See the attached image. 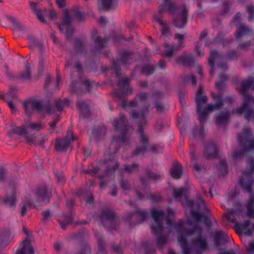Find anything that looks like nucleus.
I'll return each instance as SVG.
<instances>
[{
  "label": "nucleus",
  "mask_w": 254,
  "mask_h": 254,
  "mask_svg": "<svg viewBox=\"0 0 254 254\" xmlns=\"http://www.w3.org/2000/svg\"><path fill=\"white\" fill-rule=\"evenodd\" d=\"M162 4L159 6V12L160 14L164 13L166 10V6H168V12L173 16L175 15V11L177 9L176 3L171 0H163Z\"/></svg>",
  "instance_id": "obj_18"
},
{
  "label": "nucleus",
  "mask_w": 254,
  "mask_h": 254,
  "mask_svg": "<svg viewBox=\"0 0 254 254\" xmlns=\"http://www.w3.org/2000/svg\"><path fill=\"white\" fill-rule=\"evenodd\" d=\"M254 174V158L249 156L247 159L246 167L242 172L239 183L242 189L245 190H251L253 184L252 177Z\"/></svg>",
  "instance_id": "obj_6"
},
{
  "label": "nucleus",
  "mask_w": 254,
  "mask_h": 254,
  "mask_svg": "<svg viewBox=\"0 0 254 254\" xmlns=\"http://www.w3.org/2000/svg\"><path fill=\"white\" fill-rule=\"evenodd\" d=\"M23 106L25 109V113L28 115H30L35 111L33 107L31 100L25 101L23 103Z\"/></svg>",
  "instance_id": "obj_50"
},
{
  "label": "nucleus",
  "mask_w": 254,
  "mask_h": 254,
  "mask_svg": "<svg viewBox=\"0 0 254 254\" xmlns=\"http://www.w3.org/2000/svg\"><path fill=\"white\" fill-rule=\"evenodd\" d=\"M26 127V134H33L34 131H38L43 129L44 124L41 123H31Z\"/></svg>",
  "instance_id": "obj_30"
},
{
  "label": "nucleus",
  "mask_w": 254,
  "mask_h": 254,
  "mask_svg": "<svg viewBox=\"0 0 254 254\" xmlns=\"http://www.w3.org/2000/svg\"><path fill=\"white\" fill-rule=\"evenodd\" d=\"M237 31L235 33V36L236 40H239L243 35H248L249 34L254 33L253 30L244 23L241 24L237 27Z\"/></svg>",
  "instance_id": "obj_22"
},
{
  "label": "nucleus",
  "mask_w": 254,
  "mask_h": 254,
  "mask_svg": "<svg viewBox=\"0 0 254 254\" xmlns=\"http://www.w3.org/2000/svg\"><path fill=\"white\" fill-rule=\"evenodd\" d=\"M252 45V42L250 41L243 42L239 44L238 48L240 50L247 51Z\"/></svg>",
  "instance_id": "obj_61"
},
{
  "label": "nucleus",
  "mask_w": 254,
  "mask_h": 254,
  "mask_svg": "<svg viewBox=\"0 0 254 254\" xmlns=\"http://www.w3.org/2000/svg\"><path fill=\"white\" fill-rule=\"evenodd\" d=\"M217 154V150L215 144L212 142L207 144L204 149V156L207 159H211L215 157Z\"/></svg>",
  "instance_id": "obj_20"
},
{
  "label": "nucleus",
  "mask_w": 254,
  "mask_h": 254,
  "mask_svg": "<svg viewBox=\"0 0 254 254\" xmlns=\"http://www.w3.org/2000/svg\"><path fill=\"white\" fill-rule=\"evenodd\" d=\"M30 5L31 6L33 10L36 13L38 18L43 23H45L46 22L45 19L43 15L46 14L47 12V10L43 9L42 10L38 9L37 7V3L34 2H29Z\"/></svg>",
  "instance_id": "obj_28"
},
{
  "label": "nucleus",
  "mask_w": 254,
  "mask_h": 254,
  "mask_svg": "<svg viewBox=\"0 0 254 254\" xmlns=\"http://www.w3.org/2000/svg\"><path fill=\"white\" fill-rule=\"evenodd\" d=\"M106 131V128L103 126L95 128L92 131V134L97 138H101L105 135Z\"/></svg>",
  "instance_id": "obj_45"
},
{
  "label": "nucleus",
  "mask_w": 254,
  "mask_h": 254,
  "mask_svg": "<svg viewBox=\"0 0 254 254\" xmlns=\"http://www.w3.org/2000/svg\"><path fill=\"white\" fill-rule=\"evenodd\" d=\"M105 174L107 176H111L114 174L118 169L119 163L113 156L108 155H105Z\"/></svg>",
  "instance_id": "obj_14"
},
{
  "label": "nucleus",
  "mask_w": 254,
  "mask_h": 254,
  "mask_svg": "<svg viewBox=\"0 0 254 254\" xmlns=\"http://www.w3.org/2000/svg\"><path fill=\"white\" fill-rule=\"evenodd\" d=\"M253 133L249 127L243 129L241 133L237 134L239 148L234 149L232 157L235 161L242 160L247 152L254 150V137Z\"/></svg>",
  "instance_id": "obj_3"
},
{
  "label": "nucleus",
  "mask_w": 254,
  "mask_h": 254,
  "mask_svg": "<svg viewBox=\"0 0 254 254\" xmlns=\"http://www.w3.org/2000/svg\"><path fill=\"white\" fill-rule=\"evenodd\" d=\"M164 47L165 48V52L164 55L167 58H171L176 49L175 46L172 44H169L168 43H165L164 44Z\"/></svg>",
  "instance_id": "obj_43"
},
{
  "label": "nucleus",
  "mask_w": 254,
  "mask_h": 254,
  "mask_svg": "<svg viewBox=\"0 0 254 254\" xmlns=\"http://www.w3.org/2000/svg\"><path fill=\"white\" fill-rule=\"evenodd\" d=\"M254 206V194H251V198L249 202L246 205L247 210V215L249 217H253L254 219V209H253Z\"/></svg>",
  "instance_id": "obj_39"
},
{
  "label": "nucleus",
  "mask_w": 254,
  "mask_h": 254,
  "mask_svg": "<svg viewBox=\"0 0 254 254\" xmlns=\"http://www.w3.org/2000/svg\"><path fill=\"white\" fill-rule=\"evenodd\" d=\"M31 103L35 111L40 112L43 109V102L42 100H31Z\"/></svg>",
  "instance_id": "obj_58"
},
{
  "label": "nucleus",
  "mask_w": 254,
  "mask_h": 254,
  "mask_svg": "<svg viewBox=\"0 0 254 254\" xmlns=\"http://www.w3.org/2000/svg\"><path fill=\"white\" fill-rule=\"evenodd\" d=\"M222 94L223 93H218L216 94L214 93H211V97L213 99V101L215 102V105L216 106V108L221 109L224 105V100L222 99Z\"/></svg>",
  "instance_id": "obj_36"
},
{
  "label": "nucleus",
  "mask_w": 254,
  "mask_h": 254,
  "mask_svg": "<svg viewBox=\"0 0 254 254\" xmlns=\"http://www.w3.org/2000/svg\"><path fill=\"white\" fill-rule=\"evenodd\" d=\"M228 240V237L225 232L219 230L215 232L214 241L216 246L219 251V254H236L235 252L232 249L226 251L224 249L219 248L220 245L226 244Z\"/></svg>",
  "instance_id": "obj_12"
},
{
  "label": "nucleus",
  "mask_w": 254,
  "mask_h": 254,
  "mask_svg": "<svg viewBox=\"0 0 254 254\" xmlns=\"http://www.w3.org/2000/svg\"><path fill=\"white\" fill-rule=\"evenodd\" d=\"M34 248L32 241L25 239L21 242L20 248L17 251L16 254H34Z\"/></svg>",
  "instance_id": "obj_17"
},
{
  "label": "nucleus",
  "mask_w": 254,
  "mask_h": 254,
  "mask_svg": "<svg viewBox=\"0 0 254 254\" xmlns=\"http://www.w3.org/2000/svg\"><path fill=\"white\" fill-rule=\"evenodd\" d=\"M197 196L199 202L196 204H194V201L192 199L189 200L186 199V202L188 205L190 206L192 209L190 212L191 215L196 222L200 221L203 218V222L205 225L207 227L210 228L211 225L210 220L207 216H204L202 214L198 213L195 210H192V209H196L197 210H202L204 212H209L208 208L206 206L205 203L203 200L202 199L201 196L198 195H197Z\"/></svg>",
  "instance_id": "obj_5"
},
{
  "label": "nucleus",
  "mask_w": 254,
  "mask_h": 254,
  "mask_svg": "<svg viewBox=\"0 0 254 254\" xmlns=\"http://www.w3.org/2000/svg\"><path fill=\"white\" fill-rule=\"evenodd\" d=\"M33 201L31 200H23L21 206L20 214L22 216H24L27 212V209H29Z\"/></svg>",
  "instance_id": "obj_42"
},
{
  "label": "nucleus",
  "mask_w": 254,
  "mask_h": 254,
  "mask_svg": "<svg viewBox=\"0 0 254 254\" xmlns=\"http://www.w3.org/2000/svg\"><path fill=\"white\" fill-rule=\"evenodd\" d=\"M95 236L97 239L98 247H99V254H104L106 253V245L104 241L102 239V234L98 232L95 233Z\"/></svg>",
  "instance_id": "obj_35"
},
{
  "label": "nucleus",
  "mask_w": 254,
  "mask_h": 254,
  "mask_svg": "<svg viewBox=\"0 0 254 254\" xmlns=\"http://www.w3.org/2000/svg\"><path fill=\"white\" fill-rule=\"evenodd\" d=\"M119 61L118 60H117V61L114 60L113 64L112 67V69L115 72L118 77L121 75L120 66L119 64Z\"/></svg>",
  "instance_id": "obj_59"
},
{
  "label": "nucleus",
  "mask_w": 254,
  "mask_h": 254,
  "mask_svg": "<svg viewBox=\"0 0 254 254\" xmlns=\"http://www.w3.org/2000/svg\"><path fill=\"white\" fill-rule=\"evenodd\" d=\"M89 247L87 245L82 246L76 254H90Z\"/></svg>",
  "instance_id": "obj_63"
},
{
  "label": "nucleus",
  "mask_w": 254,
  "mask_h": 254,
  "mask_svg": "<svg viewBox=\"0 0 254 254\" xmlns=\"http://www.w3.org/2000/svg\"><path fill=\"white\" fill-rule=\"evenodd\" d=\"M147 215L148 212L146 210L137 209L133 213L127 212L125 216V219L130 226H133L142 223Z\"/></svg>",
  "instance_id": "obj_9"
},
{
  "label": "nucleus",
  "mask_w": 254,
  "mask_h": 254,
  "mask_svg": "<svg viewBox=\"0 0 254 254\" xmlns=\"http://www.w3.org/2000/svg\"><path fill=\"white\" fill-rule=\"evenodd\" d=\"M33 134H26L25 136V138L26 139V142L30 145L34 144H38V139L37 136H32L31 135Z\"/></svg>",
  "instance_id": "obj_52"
},
{
  "label": "nucleus",
  "mask_w": 254,
  "mask_h": 254,
  "mask_svg": "<svg viewBox=\"0 0 254 254\" xmlns=\"http://www.w3.org/2000/svg\"><path fill=\"white\" fill-rule=\"evenodd\" d=\"M3 203L9 207L14 209L16 204V193L13 192L3 198Z\"/></svg>",
  "instance_id": "obj_24"
},
{
  "label": "nucleus",
  "mask_w": 254,
  "mask_h": 254,
  "mask_svg": "<svg viewBox=\"0 0 254 254\" xmlns=\"http://www.w3.org/2000/svg\"><path fill=\"white\" fill-rule=\"evenodd\" d=\"M82 85L86 87L87 92H90L92 83L87 79L79 81H73L70 85V91L72 93L76 94L78 96L82 95L84 93V91L80 88Z\"/></svg>",
  "instance_id": "obj_13"
},
{
  "label": "nucleus",
  "mask_w": 254,
  "mask_h": 254,
  "mask_svg": "<svg viewBox=\"0 0 254 254\" xmlns=\"http://www.w3.org/2000/svg\"><path fill=\"white\" fill-rule=\"evenodd\" d=\"M250 225V221L245 220L243 223H236V227L237 230L243 232L247 236L252 235V231L249 229Z\"/></svg>",
  "instance_id": "obj_27"
},
{
  "label": "nucleus",
  "mask_w": 254,
  "mask_h": 254,
  "mask_svg": "<svg viewBox=\"0 0 254 254\" xmlns=\"http://www.w3.org/2000/svg\"><path fill=\"white\" fill-rule=\"evenodd\" d=\"M9 134H16L18 135L26 134V127L24 126L16 127L11 126V129L8 132Z\"/></svg>",
  "instance_id": "obj_38"
},
{
  "label": "nucleus",
  "mask_w": 254,
  "mask_h": 254,
  "mask_svg": "<svg viewBox=\"0 0 254 254\" xmlns=\"http://www.w3.org/2000/svg\"><path fill=\"white\" fill-rule=\"evenodd\" d=\"M181 12L173 16V25L178 28H184L187 23L188 9L185 4H181L179 6Z\"/></svg>",
  "instance_id": "obj_11"
},
{
  "label": "nucleus",
  "mask_w": 254,
  "mask_h": 254,
  "mask_svg": "<svg viewBox=\"0 0 254 254\" xmlns=\"http://www.w3.org/2000/svg\"><path fill=\"white\" fill-rule=\"evenodd\" d=\"M230 113L229 111L225 110L221 112L216 117V123L217 125H222L226 123L229 120Z\"/></svg>",
  "instance_id": "obj_32"
},
{
  "label": "nucleus",
  "mask_w": 254,
  "mask_h": 254,
  "mask_svg": "<svg viewBox=\"0 0 254 254\" xmlns=\"http://www.w3.org/2000/svg\"><path fill=\"white\" fill-rule=\"evenodd\" d=\"M71 14L79 21H82L84 19V15L79 11L78 7L72 8L71 10Z\"/></svg>",
  "instance_id": "obj_47"
},
{
  "label": "nucleus",
  "mask_w": 254,
  "mask_h": 254,
  "mask_svg": "<svg viewBox=\"0 0 254 254\" xmlns=\"http://www.w3.org/2000/svg\"><path fill=\"white\" fill-rule=\"evenodd\" d=\"M139 168V165L136 163H133L131 165H124V169L125 172L128 174H131L136 171H138Z\"/></svg>",
  "instance_id": "obj_44"
},
{
  "label": "nucleus",
  "mask_w": 254,
  "mask_h": 254,
  "mask_svg": "<svg viewBox=\"0 0 254 254\" xmlns=\"http://www.w3.org/2000/svg\"><path fill=\"white\" fill-rule=\"evenodd\" d=\"M182 174L183 167L182 165L176 160L174 161L170 170V175L175 179H179L182 176Z\"/></svg>",
  "instance_id": "obj_19"
},
{
  "label": "nucleus",
  "mask_w": 254,
  "mask_h": 254,
  "mask_svg": "<svg viewBox=\"0 0 254 254\" xmlns=\"http://www.w3.org/2000/svg\"><path fill=\"white\" fill-rule=\"evenodd\" d=\"M234 210H231L230 212L226 214L225 217L226 219L231 222L232 223H235L236 224V219L233 215Z\"/></svg>",
  "instance_id": "obj_64"
},
{
  "label": "nucleus",
  "mask_w": 254,
  "mask_h": 254,
  "mask_svg": "<svg viewBox=\"0 0 254 254\" xmlns=\"http://www.w3.org/2000/svg\"><path fill=\"white\" fill-rule=\"evenodd\" d=\"M7 18L12 23V24L14 26V28H13L14 30H23L24 29V26H22V25H21L20 23H19V22L14 17H13L11 16H8Z\"/></svg>",
  "instance_id": "obj_48"
},
{
  "label": "nucleus",
  "mask_w": 254,
  "mask_h": 254,
  "mask_svg": "<svg viewBox=\"0 0 254 254\" xmlns=\"http://www.w3.org/2000/svg\"><path fill=\"white\" fill-rule=\"evenodd\" d=\"M76 139L71 130L66 132L65 136L63 138H57L55 147L57 151L64 152L70 146L71 142Z\"/></svg>",
  "instance_id": "obj_10"
},
{
  "label": "nucleus",
  "mask_w": 254,
  "mask_h": 254,
  "mask_svg": "<svg viewBox=\"0 0 254 254\" xmlns=\"http://www.w3.org/2000/svg\"><path fill=\"white\" fill-rule=\"evenodd\" d=\"M238 91L244 96V101L239 107L233 110V113L243 115L245 118L249 121L253 110L249 106L254 105V77L249 76L242 81Z\"/></svg>",
  "instance_id": "obj_2"
},
{
  "label": "nucleus",
  "mask_w": 254,
  "mask_h": 254,
  "mask_svg": "<svg viewBox=\"0 0 254 254\" xmlns=\"http://www.w3.org/2000/svg\"><path fill=\"white\" fill-rule=\"evenodd\" d=\"M92 39L94 41L95 47L94 51H99L103 49L106 45L108 39L106 38H101L100 37L92 34Z\"/></svg>",
  "instance_id": "obj_25"
},
{
  "label": "nucleus",
  "mask_w": 254,
  "mask_h": 254,
  "mask_svg": "<svg viewBox=\"0 0 254 254\" xmlns=\"http://www.w3.org/2000/svg\"><path fill=\"white\" fill-rule=\"evenodd\" d=\"M145 174L148 179L156 180L161 178V175L160 174L154 173L148 169L145 170Z\"/></svg>",
  "instance_id": "obj_55"
},
{
  "label": "nucleus",
  "mask_w": 254,
  "mask_h": 254,
  "mask_svg": "<svg viewBox=\"0 0 254 254\" xmlns=\"http://www.w3.org/2000/svg\"><path fill=\"white\" fill-rule=\"evenodd\" d=\"M61 32H64V27L71 25V18L67 10L65 11L62 24H57Z\"/></svg>",
  "instance_id": "obj_34"
},
{
  "label": "nucleus",
  "mask_w": 254,
  "mask_h": 254,
  "mask_svg": "<svg viewBox=\"0 0 254 254\" xmlns=\"http://www.w3.org/2000/svg\"><path fill=\"white\" fill-rule=\"evenodd\" d=\"M216 167L219 170L220 175L224 176L227 173V167L225 160H221Z\"/></svg>",
  "instance_id": "obj_46"
},
{
  "label": "nucleus",
  "mask_w": 254,
  "mask_h": 254,
  "mask_svg": "<svg viewBox=\"0 0 254 254\" xmlns=\"http://www.w3.org/2000/svg\"><path fill=\"white\" fill-rule=\"evenodd\" d=\"M134 54L130 51H124L121 53V61L123 63L126 64L130 60L132 59Z\"/></svg>",
  "instance_id": "obj_40"
},
{
  "label": "nucleus",
  "mask_w": 254,
  "mask_h": 254,
  "mask_svg": "<svg viewBox=\"0 0 254 254\" xmlns=\"http://www.w3.org/2000/svg\"><path fill=\"white\" fill-rule=\"evenodd\" d=\"M154 20L157 22L162 27L161 31L162 34L165 36H168L171 35V29L170 27L164 22L161 17H159L155 16L154 17Z\"/></svg>",
  "instance_id": "obj_31"
},
{
  "label": "nucleus",
  "mask_w": 254,
  "mask_h": 254,
  "mask_svg": "<svg viewBox=\"0 0 254 254\" xmlns=\"http://www.w3.org/2000/svg\"><path fill=\"white\" fill-rule=\"evenodd\" d=\"M167 224L169 227L174 226L173 222L169 218H166ZM184 221L180 220L174 225L175 229L180 230L178 241L181 245L184 254H189L190 250L187 245V242H190L196 248L201 250H204L207 246V241L205 236L202 235V228L200 226H194L190 230H182Z\"/></svg>",
  "instance_id": "obj_1"
},
{
  "label": "nucleus",
  "mask_w": 254,
  "mask_h": 254,
  "mask_svg": "<svg viewBox=\"0 0 254 254\" xmlns=\"http://www.w3.org/2000/svg\"><path fill=\"white\" fill-rule=\"evenodd\" d=\"M74 48L76 53L81 52L84 56L86 55V50L84 47V42L81 39L76 38L75 39Z\"/></svg>",
  "instance_id": "obj_37"
},
{
  "label": "nucleus",
  "mask_w": 254,
  "mask_h": 254,
  "mask_svg": "<svg viewBox=\"0 0 254 254\" xmlns=\"http://www.w3.org/2000/svg\"><path fill=\"white\" fill-rule=\"evenodd\" d=\"M149 147L142 145V146L139 145H137L131 153V156L134 157L136 156H138L139 154H142L143 156L144 155V154L146 152V151L148 150Z\"/></svg>",
  "instance_id": "obj_41"
},
{
  "label": "nucleus",
  "mask_w": 254,
  "mask_h": 254,
  "mask_svg": "<svg viewBox=\"0 0 254 254\" xmlns=\"http://www.w3.org/2000/svg\"><path fill=\"white\" fill-rule=\"evenodd\" d=\"M148 108L144 107L140 112L133 110L130 113V117L136 120V124L138 127V132L139 134V142L142 145L149 147L150 142L148 136L144 133L143 126L146 125L147 121L145 114L148 113Z\"/></svg>",
  "instance_id": "obj_4"
},
{
  "label": "nucleus",
  "mask_w": 254,
  "mask_h": 254,
  "mask_svg": "<svg viewBox=\"0 0 254 254\" xmlns=\"http://www.w3.org/2000/svg\"><path fill=\"white\" fill-rule=\"evenodd\" d=\"M129 78L126 77L119 81L118 86L121 88L124 92L131 94L132 93V90L129 87Z\"/></svg>",
  "instance_id": "obj_29"
},
{
  "label": "nucleus",
  "mask_w": 254,
  "mask_h": 254,
  "mask_svg": "<svg viewBox=\"0 0 254 254\" xmlns=\"http://www.w3.org/2000/svg\"><path fill=\"white\" fill-rule=\"evenodd\" d=\"M195 99L196 103V110L197 112H199L202 109V105L205 104L208 101V98L204 93L201 85L199 86Z\"/></svg>",
  "instance_id": "obj_16"
},
{
  "label": "nucleus",
  "mask_w": 254,
  "mask_h": 254,
  "mask_svg": "<svg viewBox=\"0 0 254 254\" xmlns=\"http://www.w3.org/2000/svg\"><path fill=\"white\" fill-rule=\"evenodd\" d=\"M176 62L179 64L183 65H188L191 66L194 64L193 58L190 55H182L180 56L176 60Z\"/></svg>",
  "instance_id": "obj_23"
},
{
  "label": "nucleus",
  "mask_w": 254,
  "mask_h": 254,
  "mask_svg": "<svg viewBox=\"0 0 254 254\" xmlns=\"http://www.w3.org/2000/svg\"><path fill=\"white\" fill-rule=\"evenodd\" d=\"M192 133L195 138L202 137L204 135V128L202 127L199 129L197 127H195L193 129Z\"/></svg>",
  "instance_id": "obj_54"
},
{
  "label": "nucleus",
  "mask_w": 254,
  "mask_h": 254,
  "mask_svg": "<svg viewBox=\"0 0 254 254\" xmlns=\"http://www.w3.org/2000/svg\"><path fill=\"white\" fill-rule=\"evenodd\" d=\"M112 125L117 130L126 131L128 127V120L127 116L123 113H120L119 117L112 121Z\"/></svg>",
  "instance_id": "obj_15"
},
{
  "label": "nucleus",
  "mask_w": 254,
  "mask_h": 254,
  "mask_svg": "<svg viewBox=\"0 0 254 254\" xmlns=\"http://www.w3.org/2000/svg\"><path fill=\"white\" fill-rule=\"evenodd\" d=\"M30 66L29 64L25 65V71L20 74L19 78L22 80H27L30 78Z\"/></svg>",
  "instance_id": "obj_53"
},
{
  "label": "nucleus",
  "mask_w": 254,
  "mask_h": 254,
  "mask_svg": "<svg viewBox=\"0 0 254 254\" xmlns=\"http://www.w3.org/2000/svg\"><path fill=\"white\" fill-rule=\"evenodd\" d=\"M151 213L154 221L151 228L152 233L154 235L158 236L163 232V222L165 219V213L161 210L153 209Z\"/></svg>",
  "instance_id": "obj_7"
},
{
  "label": "nucleus",
  "mask_w": 254,
  "mask_h": 254,
  "mask_svg": "<svg viewBox=\"0 0 254 254\" xmlns=\"http://www.w3.org/2000/svg\"><path fill=\"white\" fill-rule=\"evenodd\" d=\"M242 14L240 12H237L233 16L232 22L234 23L236 28L244 23L242 22Z\"/></svg>",
  "instance_id": "obj_49"
},
{
  "label": "nucleus",
  "mask_w": 254,
  "mask_h": 254,
  "mask_svg": "<svg viewBox=\"0 0 254 254\" xmlns=\"http://www.w3.org/2000/svg\"><path fill=\"white\" fill-rule=\"evenodd\" d=\"M167 240V237L165 236H159L157 238V246L162 248Z\"/></svg>",
  "instance_id": "obj_62"
},
{
  "label": "nucleus",
  "mask_w": 254,
  "mask_h": 254,
  "mask_svg": "<svg viewBox=\"0 0 254 254\" xmlns=\"http://www.w3.org/2000/svg\"><path fill=\"white\" fill-rule=\"evenodd\" d=\"M100 219L102 224L107 229H115L119 221L114 211L110 209L103 210L100 216Z\"/></svg>",
  "instance_id": "obj_8"
},
{
  "label": "nucleus",
  "mask_w": 254,
  "mask_h": 254,
  "mask_svg": "<svg viewBox=\"0 0 254 254\" xmlns=\"http://www.w3.org/2000/svg\"><path fill=\"white\" fill-rule=\"evenodd\" d=\"M77 105L80 110V114L84 118H87L90 116V110L88 106L83 101H78Z\"/></svg>",
  "instance_id": "obj_33"
},
{
  "label": "nucleus",
  "mask_w": 254,
  "mask_h": 254,
  "mask_svg": "<svg viewBox=\"0 0 254 254\" xmlns=\"http://www.w3.org/2000/svg\"><path fill=\"white\" fill-rule=\"evenodd\" d=\"M246 11L249 13V16L248 19L249 21L254 19V4H248L246 7Z\"/></svg>",
  "instance_id": "obj_57"
},
{
  "label": "nucleus",
  "mask_w": 254,
  "mask_h": 254,
  "mask_svg": "<svg viewBox=\"0 0 254 254\" xmlns=\"http://www.w3.org/2000/svg\"><path fill=\"white\" fill-rule=\"evenodd\" d=\"M64 104L68 106L69 105V101L67 99H65L64 101L63 102L60 99H58L56 101L55 105L58 111H61L63 109Z\"/></svg>",
  "instance_id": "obj_56"
},
{
  "label": "nucleus",
  "mask_w": 254,
  "mask_h": 254,
  "mask_svg": "<svg viewBox=\"0 0 254 254\" xmlns=\"http://www.w3.org/2000/svg\"><path fill=\"white\" fill-rule=\"evenodd\" d=\"M182 79L184 82H188L189 79H190L191 84L193 86H195L196 84V77L192 74L190 75H184L182 77Z\"/></svg>",
  "instance_id": "obj_60"
},
{
  "label": "nucleus",
  "mask_w": 254,
  "mask_h": 254,
  "mask_svg": "<svg viewBox=\"0 0 254 254\" xmlns=\"http://www.w3.org/2000/svg\"><path fill=\"white\" fill-rule=\"evenodd\" d=\"M37 202L39 203L46 204L49 202L51 197L50 191H36Z\"/></svg>",
  "instance_id": "obj_26"
},
{
  "label": "nucleus",
  "mask_w": 254,
  "mask_h": 254,
  "mask_svg": "<svg viewBox=\"0 0 254 254\" xmlns=\"http://www.w3.org/2000/svg\"><path fill=\"white\" fill-rule=\"evenodd\" d=\"M221 57L220 54L216 50H213L210 51V56L208 59V63L210 66V74L211 76H213L215 74V61L216 59Z\"/></svg>",
  "instance_id": "obj_21"
},
{
  "label": "nucleus",
  "mask_w": 254,
  "mask_h": 254,
  "mask_svg": "<svg viewBox=\"0 0 254 254\" xmlns=\"http://www.w3.org/2000/svg\"><path fill=\"white\" fill-rule=\"evenodd\" d=\"M155 68L149 64L144 65L141 69V73L147 75L152 74L154 71Z\"/></svg>",
  "instance_id": "obj_51"
}]
</instances>
